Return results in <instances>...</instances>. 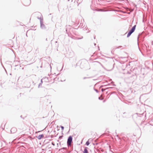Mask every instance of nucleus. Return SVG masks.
<instances>
[{"mask_svg":"<svg viewBox=\"0 0 153 153\" xmlns=\"http://www.w3.org/2000/svg\"><path fill=\"white\" fill-rule=\"evenodd\" d=\"M72 137L71 136H70L68 139L67 144L68 147L71 146V144L72 142Z\"/></svg>","mask_w":153,"mask_h":153,"instance_id":"nucleus-1","label":"nucleus"},{"mask_svg":"<svg viewBox=\"0 0 153 153\" xmlns=\"http://www.w3.org/2000/svg\"><path fill=\"white\" fill-rule=\"evenodd\" d=\"M136 27V25H135L132 27L130 31L128 33L127 36V37H129L131 34V33L134 31V30H135Z\"/></svg>","mask_w":153,"mask_h":153,"instance_id":"nucleus-2","label":"nucleus"},{"mask_svg":"<svg viewBox=\"0 0 153 153\" xmlns=\"http://www.w3.org/2000/svg\"><path fill=\"white\" fill-rule=\"evenodd\" d=\"M17 131L16 128L15 127L12 128L10 130L11 133H14Z\"/></svg>","mask_w":153,"mask_h":153,"instance_id":"nucleus-3","label":"nucleus"},{"mask_svg":"<svg viewBox=\"0 0 153 153\" xmlns=\"http://www.w3.org/2000/svg\"><path fill=\"white\" fill-rule=\"evenodd\" d=\"M44 136L43 134H40L37 136V137L38 139L40 140L44 137Z\"/></svg>","mask_w":153,"mask_h":153,"instance_id":"nucleus-4","label":"nucleus"},{"mask_svg":"<svg viewBox=\"0 0 153 153\" xmlns=\"http://www.w3.org/2000/svg\"><path fill=\"white\" fill-rule=\"evenodd\" d=\"M67 148H65V147H63L60 149H59V151H60L62 152H64V149H65V150H67Z\"/></svg>","mask_w":153,"mask_h":153,"instance_id":"nucleus-5","label":"nucleus"},{"mask_svg":"<svg viewBox=\"0 0 153 153\" xmlns=\"http://www.w3.org/2000/svg\"><path fill=\"white\" fill-rule=\"evenodd\" d=\"M87 148V147H85L84 148V150L83 151V153H88Z\"/></svg>","mask_w":153,"mask_h":153,"instance_id":"nucleus-6","label":"nucleus"},{"mask_svg":"<svg viewBox=\"0 0 153 153\" xmlns=\"http://www.w3.org/2000/svg\"><path fill=\"white\" fill-rule=\"evenodd\" d=\"M114 88L113 87H109V88H105V89H104L102 88V91L103 92L104 91L108 89V88Z\"/></svg>","mask_w":153,"mask_h":153,"instance_id":"nucleus-7","label":"nucleus"},{"mask_svg":"<svg viewBox=\"0 0 153 153\" xmlns=\"http://www.w3.org/2000/svg\"><path fill=\"white\" fill-rule=\"evenodd\" d=\"M89 144H90V143L88 141L86 142V144L87 146H88Z\"/></svg>","mask_w":153,"mask_h":153,"instance_id":"nucleus-8","label":"nucleus"},{"mask_svg":"<svg viewBox=\"0 0 153 153\" xmlns=\"http://www.w3.org/2000/svg\"><path fill=\"white\" fill-rule=\"evenodd\" d=\"M60 127L61 128L62 130H63L64 129V127L63 126H60Z\"/></svg>","mask_w":153,"mask_h":153,"instance_id":"nucleus-9","label":"nucleus"},{"mask_svg":"<svg viewBox=\"0 0 153 153\" xmlns=\"http://www.w3.org/2000/svg\"><path fill=\"white\" fill-rule=\"evenodd\" d=\"M150 91H149V92H151L152 90V88L151 87V88H150Z\"/></svg>","mask_w":153,"mask_h":153,"instance_id":"nucleus-10","label":"nucleus"},{"mask_svg":"<svg viewBox=\"0 0 153 153\" xmlns=\"http://www.w3.org/2000/svg\"><path fill=\"white\" fill-rule=\"evenodd\" d=\"M52 145H53V146H54L55 145V144L54 143H53V142H52Z\"/></svg>","mask_w":153,"mask_h":153,"instance_id":"nucleus-11","label":"nucleus"},{"mask_svg":"<svg viewBox=\"0 0 153 153\" xmlns=\"http://www.w3.org/2000/svg\"><path fill=\"white\" fill-rule=\"evenodd\" d=\"M98 99L99 100H102V99H101L100 97H99Z\"/></svg>","mask_w":153,"mask_h":153,"instance_id":"nucleus-12","label":"nucleus"},{"mask_svg":"<svg viewBox=\"0 0 153 153\" xmlns=\"http://www.w3.org/2000/svg\"><path fill=\"white\" fill-rule=\"evenodd\" d=\"M94 90H95V91L97 92H98V90H97V89H94Z\"/></svg>","mask_w":153,"mask_h":153,"instance_id":"nucleus-13","label":"nucleus"}]
</instances>
